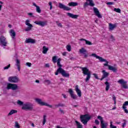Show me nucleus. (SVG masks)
Masks as SVG:
<instances>
[{
  "mask_svg": "<svg viewBox=\"0 0 128 128\" xmlns=\"http://www.w3.org/2000/svg\"><path fill=\"white\" fill-rule=\"evenodd\" d=\"M52 61L54 64L57 62V66L58 68L55 72L56 76H58V74H60L64 78H70V74L66 73V72L62 68V65L60 64L62 58H58V56H54L52 58Z\"/></svg>",
  "mask_w": 128,
  "mask_h": 128,
  "instance_id": "obj_1",
  "label": "nucleus"
},
{
  "mask_svg": "<svg viewBox=\"0 0 128 128\" xmlns=\"http://www.w3.org/2000/svg\"><path fill=\"white\" fill-rule=\"evenodd\" d=\"M92 56H94V58H96L99 60L101 62H105L106 64H104V66H108V70H112L113 72H118V68L116 67H114L113 66H111L110 65H108V62L106 60L104 59V58L96 55V54H92Z\"/></svg>",
  "mask_w": 128,
  "mask_h": 128,
  "instance_id": "obj_2",
  "label": "nucleus"
},
{
  "mask_svg": "<svg viewBox=\"0 0 128 128\" xmlns=\"http://www.w3.org/2000/svg\"><path fill=\"white\" fill-rule=\"evenodd\" d=\"M80 68L82 70V74L84 76H86V78H85L86 82H88L90 80L92 74H90V71L86 67H81Z\"/></svg>",
  "mask_w": 128,
  "mask_h": 128,
  "instance_id": "obj_3",
  "label": "nucleus"
},
{
  "mask_svg": "<svg viewBox=\"0 0 128 128\" xmlns=\"http://www.w3.org/2000/svg\"><path fill=\"white\" fill-rule=\"evenodd\" d=\"M92 118V116H88V114H86L84 115H81L80 116V120L84 125L88 124V122Z\"/></svg>",
  "mask_w": 128,
  "mask_h": 128,
  "instance_id": "obj_4",
  "label": "nucleus"
},
{
  "mask_svg": "<svg viewBox=\"0 0 128 128\" xmlns=\"http://www.w3.org/2000/svg\"><path fill=\"white\" fill-rule=\"evenodd\" d=\"M22 110H34V104L30 102H27L23 104Z\"/></svg>",
  "mask_w": 128,
  "mask_h": 128,
  "instance_id": "obj_5",
  "label": "nucleus"
},
{
  "mask_svg": "<svg viewBox=\"0 0 128 128\" xmlns=\"http://www.w3.org/2000/svg\"><path fill=\"white\" fill-rule=\"evenodd\" d=\"M6 90H16L18 88V86L16 84L8 83Z\"/></svg>",
  "mask_w": 128,
  "mask_h": 128,
  "instance_id": "obj_6",
  "label": "nucleus"
},
{
  "mask_svg": "<svg viewBox=\"0 0 128 128\" xmlns=\"http://www.w3.org/2000/svg\"><path fill=\"white\" fill-rule=\"evenodd\" d=\"M35 101L36 102H37V104H40V106H48V108H52V106L48 104V103L42 102V99L36 98L35 99Z\"/></svg>",
  "mask_w": 128,
  "mask_h": 128,
  "instance_id": "obj_7",
  "label": "nucleus"
},
{
  "mask_svg": "<svg viewBox=\"0 0 128 128\" xmlns=\"http://www.w3.org/2000/svg\"><path fill=\"white\" fill-rule=\"evenodd\" d=\"M8 45V41H6V38L4 36H2L0 37V46H6Z\"/></svg>",
  "mask_w": 128,
  "mask_h": 128,
  "instance_id": "obj_8",
  "label": "nucleus"
},
{
  "mask_svg": "<svg viewBox=\"0 0 128 128\" xmlns=\"http://www.w3.org/2000/svg\"><path fill=\"white\" fill-rule=\"evenodd\" d=\"M97 118L98 120H100L101 122V128H106L108 126V123L104 122V118H102L100 116H98Z\"/></svg>",
  "mask_w": 128,
  "mask_h": 128,
  "instance_id": "obj_9",
  "label": "nucleus"
},
{
  "mask_svg": "<svg viewBox=\"0 0 128 128\" xmlns=\"http://www.w3.org/2000/svg\"><path fill=\"white\" fill-rule=\"evenodd\" d=\"M8 82H14V83H16L18 82H20V79L18 78L15 76H10L8 78Z\"/></svg>",
  "mask_w": 128,
  "mask_h": 128,
  "instance_id": "obj_10",
  "label": "nucleus"
},
{
  "mask_svg": "<svg viewBox=\"0 0 128 128\" xmlns=\"http://www.w3.org/2000/svg\"><path fill=\"white\" fill-rule=\"evenodd\" d=\"M118 84H122V88L125 89H128V85L126 84H128V82L124 81L123 79H120L118 82Z\"/></svg>",
  "mask_w": 128,
  "mask_h": 128,
  "instance_id": "obj_11",
  "label": "nucleus"
},
{
  "mask_svg": "<svg viewBox=\"0 0 128 128\" xmlns=\"http://www.w3.org/2000/svg\"><path fill=\"white\" fill-rule=\"evenodd\" d=\"M80 54H84V56L85 58H86L88 56V50L84 49V48H82L80 50Z\"/></svg>",
  "mask_w": 128,
  "mask_h": 128,
  "instance_id": "obj_12",
  "label": "nucleus"
},
{
  "mask_svg": "<svg viewBox=\"0 0 128 128\" xmlns=\"http://www.w3.org/2000/svg\"><path fill=\"white\" fill-rule=\"evenodd\" d=\"M87 2H89V4L88 2H86L84 4V8H86L88 6H94L95 4L94 3L92 0H86Z\"/></svg>",
  "mask_w": 128,
  "mask_h": 128,
  "instance_id": "obj_13",
  "label": "nucleus"
},
{
  "mask_svg": "<svg viewBox=\"0 0 128 128\" xmlns=\"http://www.w3.org/2000/svg\"><path fill=\"white\" fill-rule=\"evenodd\" d=\"M59 6L58 7L60 8H61L62 10H70L72 8L68 6H66L64 4H62V3H59Z\"/></svg>",
  "mask_w": 128,
  "mask_h": 128,
  "instance_id": "obj_14",
  "label": "nucleus"
},
{
  "mask_svg": "<svg viewBox=\"0 0 128 128\" xmlns=\"http://www.w3.org/2000/svg\"><path fill=\"white\" fill-rule=\"evenodd\" d=\"M34 22L36 24H38L40 26H44L48 24V21H35Z\"/></svg>",
  "mask_w": 128,
  "mask_h": 128,
  "instance_id": "obj_15",
  "label": "nucleus"
},
{
  "mask_svg": "<svg viewBox=\"0 0 128 128\" xmlns=\"http://www.w3.org/2000/svg\"><path fill=\"white\" fill-rule=\"evenodd\" d=\"M26 26H28V27L25 29V32H30L32 28V25L30 24V20H26Z\"/></svg>",
  "mask_w": 128,
  "mask_h": 128,
  "instance_id": "obj_16",
  "label": "nucleus"
},
{
  "mask_svg": "<svg viewBox=\"0 0 128 128\" xmlns=\"http://www.w3.org/2000/svg\"><path fill=\"white\" fill-rule=\"evenodd\" d=\"M68 92L72 98L73 100H76L78 98V96L74 94V91L72 90V89L70 88L68 90Z\"/></svg>",
  "mask_w": 128,
  "mask_h": 128,
  "instance_id": "obj_17",
  "label": "nucleus"
},
{
  "mask_svg": "<svg viewBox=\"0 0 128 128\" xmlns=\"http://www.w3.org/2000/svg\"><path fill=\"white\" fill-rule=\"evenodd\" d=\"M94 12L96 16H98L99 18H102V16L100 14V11H98V9L96 7L93 8Z\"/></svg>",
  "mask_w": 128,
  "mask_h": 128,
  "instance_id": "obj_18",
  "label": "nucleus"
},
{
  "mask_svg": "<svg viewBox=\"0 0 128 128\" xmlns=\"http://www.w3.org/2000/svg\"><path fill=\"white\" fill-rule=\"evenodd\" d=\"M102 73L103 75L102 76V78L100 79V80H103L104 78H108L110 76V73L106 72V70H102Z\"/></svg>",
  "mask_w": 128,
  "mask_h": 128,
  "instance_id": "obj_19",
  "label": "nucleus"
},
{
  "mask_svg": "<svg viewBox=\"0 0 128 128\" xmlns=\"http://www.w3.org/2000/svg\"><path fill=\"white\" fill-rule=\"evenodd\" d=\"M75 90L79 98H80L82 96V91H80V90L78 88V86L76 85V86Z\"/></svg>",
  "mask_w": 128,
  "mask_h": 128,
  "instance_id": "obj_20",
  "label": "nucleus"
},
{
  "mask_svg": "<svg viewBox=\"0 0 128 128\" xmlns=\"http://www.w3.org/2000/svg\"><path fill=\"white\" fill-rule=\"evenodd\" d=\"M10 36H12L13 40H16V32L14 30H11L10 32Z\"/></svg>",
  "mask_w": 128,
  "mask_h": 128,
  "instance_id": "obj_21",
  "label": "nucleus"
},
{
  "mask_svg": "<svg viewBox=\"0 0 128 128\" xmlns=\"http://www.w3.org/2000/svg\"><path fill=\"white\" fill-rule=\"evenodd\" d=\"M25 42L26 44H36V40L32 38H28L26 39L25 40Z\"/></svg>",
  "mask_w": 128,
  "mask_h": 128,
  "instance_id": "obj_22",
  "label": "nucleus"
},
{
  "mask_svg": "<svg viewBox=\"0 0 128 128\" xmlns=\"http://www.w3.org/2000/svg\"><path fill=\"white\" fill-rule=\"evenodd\" d=\"M66 14L69 18H78V15L74 14L70 12H67Z\"/></svg>",
  "mask_w": 128,
  "mask_h": 128,
  "instance_id": "obj_23",
  "label": "nucleus"
},
{
  "mask_svg": "<svg viewBox=\"0 0 128 128\" xmlns=\"http://www.w3.org/2000/svg\"><path fill=\"white\" fill-rule=\"evenodd\" d=\"M16 66L18 70V72H20V61L18 59H16Z\"/></svg>",
  "mask_w": 128,
  "mask_h": 128,
  "instance_id": "obj_24",
  "label": "nucleus"
},
{
  "mask_svg": "<svg viewBox=\"0 0 128 128\" xmlns=\"http://www.w3.org/2000/svg\"><path fill=\"white\" fill-rule=\"evenodd\" d=\"M80 42H82V40H84V42H85L86 44H88V46H92V42H90L86 39L80 38Z\"/></svg>",
  "mask_w": 128,
  "mask_h": 128,
  "instance_id": "obj_25",
  "label": "nucleus"
},
{
  "mask_svg": "<svg viewBox=\"0 0 128 128\" xmlns=\"http://www.w3.org/2000/svg\"><path fill=\"white\" fill-rule=\"evenodd\" d=\"M106 82L104 83L106 86V92H108V90H110V83L108 82V79L106 80Z\"/></svg>",
  "mask_w": 128,
  "mask_h": 128,
  "instance_id": "obj_26",
  "label": "nucleus"
},
{
  "mask_svg": "<svg viewBox=\"0 0 128 128\" xmlns=\"http://www.w3.org/2000/svg\"><path fill=\"white\" fill-rule=\"evenodd\" d=\"M78 4L76 2H70L68 4L70 6H78Z\"/></svg>",
  "mask_w": 128,
  "mask_h": 128,
  "instance_id": "obj_27",
  "label": "nucleus"
},
{
  "mask_svg": "<svg viewBox=\"0 0 128 128\" xmlns=\"http://www.w3.org/2000/svg\"><path fill=\"white\" fill-rule=\"evenodd\" d=\"M48 50V48H46V46H43L42 54H46Z\"/></svg>",
  "mask_w": 128,
  "mask_h": 128,
  "instance_id": "obj_28",
  "label": "nucleus"
},
{
  "mask_svg": "<svg viewBox=\"0 0 128 128\" xmlns=\"http://www.w3.org/2000/svg\"><path fill=\"white\" fill-rule=\"evenodd\" d=\"M18 112V110H12L8 114V116H12V114H16Z\"/></svg>",
  "mask_w": 128,
  "mask_h": 128,
  "instance_id": "obj_29",
  "label": "nucleus"
},
{
  "mask_svg": "<svg viewBox=\"0 0 128 128\" xmlns=\"http://www.w3.org/2000/svg\"><path fill=\"white\" fill-rule=\"evenodd\" d=\"M75 122L77 126V128H84L82 127V125L80 124V122H78L77 120H76Z\"/></svg>",
  "mask_w": 128,
  "mask_h": 128,
  "instance_id": "obj_30",
  "label": "nucleus"
},
{
  "mask_svg": "<svg viewBox=\"0 0 128 128\" xmlns=\"http://www.w3.org/2000/svg\"><path fill=\"white\" fill-rule=\"evenodd\" d=\"M122 122H123V123L122 124V128H124L126 127V122H128V121H126V120H123Z\"/></svg>",
  "mask_w": 128,
  "mask_h": 128,
  "instance_id": "obj_31",
  "label": "nucleus"
},
{
  "mask_svg": "<svg viewBox=\"0 0 128 128\" xmlns=\"http://www.w3.org/2000/svg\"><path fill=\"white\" fill-rule=\"evenodd\" d=\"M116 28V25H114L112 24H110V30H114V28Z\"/></svg>",
  "mask_w": 128,
  "mask_h": 128,
  "instance_id": "obj_32",
  "label": "nucleus"
},
{
  "mask_svg": "<svg viewBox=\"0 0 128 128\" xmlns=\"http://www.w3.org/2000/svg\"><path fill=\"white\" fill-rule=\"evenodd\" d=\"M36 12L38 14H40V12H42V10H40V6H37L36 7Z\"/></svg>",
  "mask_w": 128,
  "mask_h": 128,
  "instance_id": "obj_33",
  "label": "nucleus"
},
{
  "mask_svg": "<svg viewBox=\"0 0 128 128\" xmlns=\"http://www.w3.org/2000/svg\"><path fill=\"white\" fill-rule=\"evenodd\" d=\"M18 90L13 91L12 93V96H16V94H18Z\"/></svg>",
  "mask_w": 128,
  "mask_h": 128,
  "instance_id": "obj_34",
  "label": "nucleus"
},
{
  "mask_svg": "<svg viewBox=\"0 0 128 128\" xmlns=\"http://www.w3.org/2000/svg\"><path fill=\"white\" fill-rule=\"evenodd\" d=\"M114 12H118V14H120L122 10L120 9L119 8H114Z\"/></svg>",
  "mask_w": 128,
  "mask_h": 128,
  "instance_id": "obj_35",
  "label": "nucleus"
},
{
  "mask_svg": "<svg viewBox=\"0 0 128 128\" xmlns=\"http://www.w3.org/2000/svg\"><path fill=\"white\" fill-rule=\"evenodd\" d=\"M46 122V116L44 115L43 117V124H45Z\"/></svg>",
  "mask_w": 128,
  "mask_h": 128,
  "instance_id": "obj_36",
  "label": "nucleus"
},
{
  "mask_svg": "<svg viewBox=\"0 0 128 128\" xmlns=\"http://www.w3.org/2000/svg\"><path fill=\"white\" fill-rule=\"evenodd\" d=\"M55 106L56 108H60V106L63 107L64 106V104L60 103L58 104L55 105Z\"/></svg>",
  "mask_w": 128,
  "mask_h": 128,
  "instance_id": "obj_37",
  "label": "nucleus"
},
{
  "mask_svg": "<svg viewBox=\"0 0 128 128\" xmlns=\"http://www.w3.org/2000/svg\"><path fill=\"white\" fill-rule=\"evenodd\" d=\"M17 104H18V106H24V102L20 101V100H18Z\"/></svg>",
  "mask_w": 128,
  "mask_h": 128,
  "instance_id": "obj_38",
  "label": "nucleus"
},
{
  "mask_svg": "<svg viewBox=\"0 0 128 128\" xmlns=\"http://www.w3.org/2000/svg\"><path fill=\"white\" fill-rule=\"evenodd\" d=\"M66 48L68 52H70V50H72V46H70V45H67Z\"/></svg>",
  "mask_w": 128,
  "mask_h": 128,
  "instance_id": "obj_39",
  "label": "nucleus"
},
{
  "mask_svg": "<svg viewBox=\"0 0 128 128\" xmlns=\"http://www.w3.org/2000/svg\"><path fill=\"white\" fill-rule=\"evenodd\" d=\"M112 100H114V104H116V96H114V94H113L112 96Z\"/></svg>",
  "mask_w": 128,
  "mask_h": 128,
  "instance_id": "obj_40",
  "label": "nucleus"
},
{
  "mask_svg": "<svg viewBox=\"0 0 128 128\" xmlns=\"http://www.w3.org/2000/svg\"><path fill=\"white\" fill-rule=\"evenodd\" d=\"M14 128H20V124H18V122H15Z\"/></svg>",
  "mask_w": 128,
  "mask_h": 128,
  "instance_id": "obj_41",
  "label": "nucleus"
},
{
  "mask_svg": "<svg viewBox=\"0 0 128 128\" xmlns=\"http://www.w3.org/2000/svg\"><path fill=\"white\" fill-rule=\"evenodd\" d=\"M110 128H116V126L112 125V122H110Z\"/></svg>",
  "mask_w": 128,
  "mask_h": 128,
  "instance_id": "obj_42",
  "label": "nucleus"
},
{
  "mask_svg": "<svg viewBox=\"0 0 128 128\" xmlns=\"http://www.w3.org/2000/svg\"><path fill=\"white\" fill-rule=\"evenodd\" d=\"M92 74L94 76V77L95 78H96V80H100V78H98V74Z\"/></svg>",
  "mask_w": 128,
  "mask_h": 128,
  "instance_id": "obj_43",
  "label": "nucleus"
},
{
  "mask_svg": "<svg viewBox=\"0 0 128 128\" xmlns=\"http://www.w3.org/2000/svg\"><path fill=\"white\" fill-rule=\"evenodd\" d=\"M45 82H46V84H52V82H50V80H44Z\"/></svg>",
  "mask_w": 128,
  "mask_h": 128,
  "instance_id": "obj_44",
  "label": "nucleus"
},
{
  "mask_svg": "<svg viewBox=\"0 0 128 128\" xmlns=\"http://www.w3.org/2000/svg\"><path fill=\"white\" fill-rule=\"evenodd\" d=\"M56 24H57L58 26H60V28H62V23H58V22H56Z\"/></svg>",
  "mask_w": 128,
  "mask_h": 128,
  "instance_id": "obj_45",
  "label": "nucleus"
},
{
  "mask_svg": "<svg viewBox=\"0 0 128 128\" xmlns=\"http://www.w3.org/2000/svg\"><path fill=\"white\" fill-rule=\"evenodd\" d=\"M106 4L108 6H112V4H114V2H108L106 3Z\"/></svg>",
  "mask_w": 128,
  "mask_h": 128,
  "instance_id": "obj_46",
  "label": "nucleus"
},
{
  "mask_svg": "<svg viewBox=\"0 0 128 128\" xmlns=\"http://www.w3.org/2000/svg\"><path fill=\"white\" fill-rule=\"evenodd\" d=\"M26 66H28L29 68H30V66H32V63L30 62H26Z\"/></svg>",
  "mask_w": 128,
  "mask_h": 128,
  "instance_id": "obj_47",
  "label": "nucleus"
},
{
  "mask_svg": "<svg viewBox=\"0 0 128 128\" xmlns=\"http://www.w3.org/2000/svg\"><path fill=\"white\" fill-rule=\"evenodd\" d=\"M10 68V64H9L8 66H5L4 68V70H8V68Z\"/></svg>",
  "mask_w": 128,
  "mask_h": 128,
  "instance_id": "obj_48",
  "label": "nucleus"
},
{
  "mask_svg": "<svg viewBox=\"0 0 128 128\" xmlns=\"http://www.w3.org/2000/svg\"><path fill=\"white\" fill-rule=\"evenodd\" d=\"M48 4L50 6V10H52V2H49Z\"/></svg>",
  "mask_w": 128,
  "mask_h": 128,
  "instance_id": "obj_49",
  "label": "nucleus"
},
{
  "mask_svg": "<svg viewBox=\"0 0 128 128\" xmlns=\"http://www.w3.org/2000/svg\"><path fill=\"white\" fill-rule=\"evenodd\" d=\"M95 124H97V125L100 124V121H98V120H96Z\"/></svg>",
  "mask_w": 128,
  "mask_h": 128,
  "instance_id": "obj_50",
  "label": "nucleus"
},
{
  "mask_svg": "<svg viewBox=\"0 0 128 128\" xmlns=\"http://www.w3.org/2000/svg\"><path fill=\"white\" fill-rule=\"evenodd\" d=\"M123 104L124 106H128V101L125 102Z\"/></svg>",
  "mask_w": 128,
  "mask_h": 128,
  "instance_id": "obj_51",
  "label": "nucleus"
},
{
  "mask_svg": "<svg viewBox=\"0 0 128 128\" xmlns=\"http://www.w3.org/2000/svg\"><path fill=\"white\" fill-rule=\"evenodd\" d=\"M110 38L112 39V42H114V36H113L112 35V36H110Z\"/></svg>",
  "mask_w": 128,
  "mask_h": 128,
  "instance_id": "obj_52",
  "label": "nucleus"
},
{
  "mask_svg": "<svg viewBox=\"0 0 128 128\" xmlns=\"http://www.w3.org/2000/svg\"><path fill=\"white\" fill-rule=\"evenodd\" d=\"M45 68H50V64H45Z\"/></svg>",
  "mask_w": 128,
  "mask_h": 128,
  "instance_id": "obj_53",
  "label": "nucleus"
},
{
  "mask_svg": "<svg viewBox=\"0 0 128 128\" xmlns=\"http://www.w3.org/2000/svg\"><path fill=\"white\" fill-rule=\"evenodd\" d=\"M28 16H32V12H30L28 14Z\"/></svg>",
  "mask_w": 128,
  "mask_h": 128,
  "instance_id": "obj_54",
  "label": "nucleus"
},
{
  "mask_svg": "<svg viewBox=\"0 0 128 128\" xmlns=\"http://www.w3.org/2000/svg\"><path fill=\"white\" fill-rule=\"evenodd\" d=\"M62 96H64V98H66V95L64 94H62Z\"/></svg>",
  "mask_w": 128,
  "mask_h": 128,
  "instance_id": "obj_55",
  "label": "nucleus"
},
{
  "mask_svg": "<svg viewBox=\"0 0 128 128\" xmlns=\"http://www.w3.org/2000/svg\"><path fill=\"white\" fill-rule=\"evenodd\" d=\"M66 52H64L63 53H62V56H66Z\"/></svg>",
  "mask_w": 128,
  "mask_h": 128,
  "instance_id": "obj_56",
  "label": "nucleus"
},
{
  "mask_svg": "<svg viewBox=\"0 0 128 128\" xmlns=\"http://www.w3.org/2000/svg\"><path fill=\"white\" fill-rule=\"evenodd\" d=\"M122 108L124 109V110H126V106H122Z\"/></svg>",
  "mask_w": 128,
  "mask_h": 128,
  "instance_id": "obj_57",
  "label": "nucleus"
},
{
  "mask_svg": "<svg viewBox=\"0 0 128 128\" xmlns=\"http://www.w3.org/2000/svg\"><path fill=\"white\" fill-rule=\"evenodd\" d=\"M124 111L125 112L126 114H128V109H125V110H124Z\"/></svg>",
  "mask_w": 128,
  "mask_h": 128,
  "instance_id": "obj_58",
  "label": "nucleus"
},
{
  "mask_svg": "<svg viewBox=\"0 0 128 128\" xmlns=\"http://www.w3.org/2000/svg\"><path fill=\"white\" fill-rule=\"evenodd\" d=\"M33 6H36V8H37V6H38L36 4V3H33Z\"/></svg>",
  "mask_w": 128,
  "mask_h": 128,
  "instance_id": "obj_59",
  "label": "nucleus"
},
{
  "mask_svg": "<svg viewBox=\"0 0 128 128\" xmlns=\"http://www.w3.org/2000/svg\"><path fill=\"white\" fill-rule=\"evenodd\" d=\"M60 110L61 114H64V110H62V109H60Z\"/></svg>",
  "mask_w": 128,
  "mask_h": 128,
  "instance_id": "obj_60",
  "label": "nucleus"
},
{
  "mask_svg": "<svg viewBox=\"0 0 128 128\" xmlns=\"http://www.w3.org/2000/svg\"><path fill=\"white\" fill-rule=\"evenodd\" d=\"M2 5L0 4V12L2 10Z\"/></svg>",
  "mask_w": 128,
  "mask_h": 128,
  "instance_id": "obj_61",
  "label": "nucleus"
},
{
  "mask_svg": "<svg viewBox=\"0 0 128 128\" xmlns=\"http://www.w3.org/2000/svg\"><path fill=\"white\" fill-rule=\"evenodd\" d=\"M36 82H37L38 84H40V80H36Z\"/></svg>",
  "mask_w": 128,
  "mask_h": 128,
  "instance_id": "obj_62",
  "label": "nucleus"
},
{
  "mask_svg": "<svg viewBox=\"0 0 128 128\" xmlns=\"http://www.w3.org/2000/svg\"><path fill=\"white\" fill-rule=\"evenodd\" d=\"M32 126L33 127V128H34V123H32Z\"/></svg>",
  "mask_w": 128,
  "mask_h": 128,
  "instance_id": "obj_63",
  "label": "nucleus"
},
{
  "mask_svg": "<svg viewBox=\"0 0 128 128\" xmlns=\"http://www.w3.org/2000/svg\"><path fill=\"white\" fill-rule=\"evenodd\" d=\"M116 124H120V122H116Z\"/></svg>",
  "mask_w": 128,
  "mask_h": 128,
  "instance_id": "obj_64",
  "label": "nucleus"
}]
</instances>
